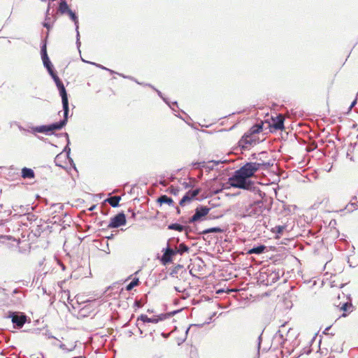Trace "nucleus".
<instances>
[{
	"label": "nucleus",
	"instance_id": "4",
	"mask_svg": "<svg viewBox=\"0 0 358 358\" xmlns=\"http://www.w3.org/2000/svg\"><path fill=\"white\" fill-rule=\"evenodd\" d=\"M229 183L230 186L243 189H251L254 186V182L251 180H247L243 176L240 175L236 171L232 177L229 178Z\"/></svg>",
	"mask_w": 358,
	"mask_h": 358
},
{
	"label": "nucleus",
	"instance_id": "37",
	"mask_svg": "<svg viewBox=\"0 0 358 358\" xmlns=\"http://www.w3.org/2000/svg\"><path fill=\"white\" fill-rule=\"evenodd\" d=\"M192 166L194 169H201L205 166V162H194L192 163Z\"/></svg>",
	"mask_w": 358,
	"mask_h": 358
},
{
	"label": "nucleus",
	"instance_id": "40",
	"mask_svg": "<svg viewBox=\"0 0 358 358\" xmlns=\"http://www.w3.org/2000/svg\"><path fill=\"white\" fill-rule=\"evenodd\" d=\"M59 348H60V349H62V350H66V351H67V352H70V351H71V350H73V348L67 349V348H66V345H65L64 343H61V344L59 345Z\"/></svg>",
	"mask_w": 358,
	"mask_h": 358
},
{
	"label": "nucleus",
	"instance_id": "52",
	"mask_svg": "<svg viewBox=\"0 0 358 358\" xmlns=\"http://www.w3.org/2000/svg\"><path fill=\"white\" fill-rule=\"evenodd\" d=\"M215 164L217 165L219 164L220 162H216V161H212Z\"/></svg>",
	"mask_w": 358,
	"mask_h": 358
},
{
	"label": "nucleus",
	"instance_id": "49",
	"mask_svg": "<svg viewBox=\"0 0 358 358\" xmlns=\"http://www.w3.org/2000/svg\"><path fill=\"white\" fill-rule=\"evenodd\" d=\"M155 90L157 91V92L158 95H159V96H161L162 98H163V97H162V92H161L160 91L157 90Z\"/></svg>",
	"mask_w": 358,
	"mask_h": 358
},
{
	"label": "nucleus",
	"instance_id": "53",
	"mask_svg": "<svg viewBox=\"0 0 358 358\" xmlns=\"http://www.w3.org/2000/svg\"><path fill=\"white\" fill-rule=\"evenodd\" d=\"M136 215L135 213L132 212V217H134Z\"/></svg>",
	"mask_w": 358,
	"mask_h": 358
},
{
	"label": "nucleus",
	"instance_id": "20",
	"mask_svg": "<svg viewBox=\"0 0 358 358\" xmlns=\"http://www.w3.org/2000/svg\"><path fill=\"white\" fill-rule=\"evenodd\" d=\"M121 199V197L120 196H114L108 198L106 201L108 202V203L112 207H117L119 206V202Z\"/></svg>",
	"mask_w": 358,
	"mask_h": 358
},
{
	"label": "nucleus",
	"instance_id": "32",
	"mask_svg": "<svg viewBox=\"0 0 358 358\" xmlns=\"http://www.w3.org/2000/svg\"><path fill=\"white\" fill-rule=\"evenodd\" d=\"M285 229V226L283 225H278L273 228L272 231L273 233L277 234H282L284 230Z\"/></svg>",
	"mask_w": 358,
	"mask_h": 358
},
{
	"label": "nucleus",
	"instance_id": "47",
	"mask_svg": "<svg viewBox=\"0 0 358 358\" xmlns=\"http://www.w3.org/2000/svg\"><path fill=\"white\" fill-rule=\"evenodd\" d=\"M330 328H331L330 327H327V328L324 329V334H328V331H329V329H330Z\"/></svg>",
	"mask_w": 358,
	"mask_h": 358
},
{
	"label": "nucleus",
	"instance_id": "48",
	"mask_svg": "<svg viewBox=\"0 0 358 358\" xmlns=\"http://www.w3.org/2000/svg\"><path fill=\"white\" fill-rule=\"evenodd\" d=\"M120 76H122L123 78H129V79H131V80H134V78H131V77H127V76H123L122 74H120Z\"/></svg>",
	"mask_w": 358,
	"mask_h": 358
},
{
	"label": "nucleus",
	"instance_id": "55",
	"mask_svg": "<svg viewBox=\"0 0 358 358\" xmlns=\"http://www.w3.org/2000/svg\"><path fill=\"white\" fill-rule=\"evenodd\" d=\"M160 183L162 184L164 186L166 185V184L164 182H161Z\"/></svg>",
	"mask_w": 358,
	"mask_h": 358
},
{
	"label": "nucleus",
	"instance_id": "30",
	"mask_svg": "<svg viewBox=\"0 0 358 358\" xmlns=\"http://www.w3.org/2000/svg\"><path fill=\"white\" fill-rule=\"evenodd\" d=\"M139 284V280L138 278H134L131 282H130L126 287V290L130 291L134 287L138 285Z\"/></svg>",
	"mask_w": 358,
	"mask_h": 358
},
{
	"label": "nucleus",
	"instance_id": "33",
	"mask_svg": "<svg viewBox=\"0 0 358 358\" xmlns=\"http://www.w3.org/2000/svg\"><path fill=\"white\" fill-rule=\"evenodd\" d=\"M222 231V229L219 227H213V228H209V229H207L206 230H204L201 234H209V233H217V232H221Z\"/></svg>",
	"mask_w": 358,
	"mask_h": 358
},
{
	"label": "nucleus",
	"instance_id": "6",
	"mask_svg": "<svg viewBox=\"0 0 358 358\" xmlns=\"http://www.w3.org/2000/svg\"><path fill=\"white\" fill-rule=\"evenodd\" d=\"M292 329H287L285 325H282L278 332L275 335V339H278L280 344H285V342L289 341L292 337L290 336Z\"/></svg>",
	"mask_w": 358,
	"mask_h": 358
},
{
	"label": "nucleus",
	"instance_id": "3",
	"mask_svg": "<svg viewBox=\"0 0 358 358\" xmlns=\"http://www.w3.org/2000/svg\"><path fill=\"white\" fill-rule=\"evenodd\" d=\"M266 210V204L263 201H257L245 206L243 215L247 217H258L262 215Z\"/></svg>",
	"mask_w": 358,
	"mask_h": 358
},
{
	"label": "nucleus",
	"instance_id": "24",
	"mask_svg": "<svg viewBox=\"0 0 358 358\" xmlns=\"http://www.w3.org/2000/svg\"><path fill=\"white\" fill-rule=\"evenodd\" d=\"M34 131L39 132V133H45V134H51V129L50 128V124L36 127L34 129Z\"/></svg>",
	"mask_w": 358,
	"mask_h": 358
},
{
	"label": "nucleus",
	"instance_id": "8",
	"mask_svg": "<svg viewBox=\"0 0 358 358\" xmlns=\"http://www.w3.org/2000/svg\"><path fill=\"white\" fill-rule=\"evenodd\" d=\"M126 224V217L123 213H118L115 216L110 218V221L108 225V228H117Z\"/></svg>",
	"mask_w": 358,
	"mask_h": 358
},
{
	"label": "nucleus",
	"instance_id": "54",
	"mask_svg": "<svg viewBox=\"0 0 358 358\" xmlns=\"http://www.w3.org/2000/svg\"><path fill=\"white\" fill-rule=\"evenodd\" d=\"M176 313V311H173V313H171V315H174Z\"/></svg>",
	"mask_w": 358,
	"mask_h": 358
},
{
	"label": "nucleus",
	"instance_id": "25",
	"mask_svg": "<svg viewBox=\"0 0 358 358\" xmlns=\"http://www.w3.org/2000/svg\"><path fill=\"white\" fill-rule=\"evenodd\" d=\"M71 10V9L69 8V6L65 0H63L61 1L59 7V11L62 14L68 13Z\"/></svg>",
	"mask_w": 358,
	"mask_h": 358
},
{
	"label": "nucleus",
	"instance_id": "38",
	"mask_svg": "<svg viewBox=\"0 0 358 358\" xmlns=\"http://www.w3.org/2000/svg\"><path fill=\"white\" fill-rule=\"evenodd\" d=\"M51 77L52 78V79L54 80L55 84L57 86L59 85L60 84L63 83L59 78L57 76V75L56 73L53 74V76H51Z\"/></svg>",
	"mask_w": 358,
	"mask_h": 358
},
{
	"label": "nucleus",
	"instance_id": "28",
	"mask_svg": "<svg viewBox=\"0 0 358 358\" xmlns=\"http://www.w3.org/2000/svg\"><path fill=\"white\" fill-rule=\"evenodd\" d=\"M346 210L349 212H352L358 209V201H352V200L346 206Z\"/></svg>",
	"mask_w": 358,
	"mask_h": 358
},
{
	"label": "nucleus",
	"instance_id": "31",
	"mask_svg": "<svg viewBox=\"0 0 358 358\" xmlns=\"http://www.w3.org/2000/svg\"><path fill=\"white\" fill-rule=\"evenodd\" d=\"M200 192V189L197 188L193 190H189L185 195L189 196L190 199H194Z\"/></svg>",
	"mask_w": 358,
	"mask_h": 358
},
{
	"label": "nucleus",
	"instance_id": "46",
	"mask_svg": "<svg viewBox=\"0 0 358 358\" xmlns=\"http://www.w3.org/2000/svg\"><path fill=\"white\" fill-rule=\"evenodd\" d=\"M43 27H46L47 29H49L50 27V24L48 22H44L43 23Z\"/></svg>",
	"mask_w": 358,
	"mask_h": 358
},
{
	"label": "nucleus",
	"instance_id": "50",
	"mask_svg": "<svg viewBox=\"0 0 358 358\" xmlns=\"http://www.w3.org/2000/svg\"><path fill=\"white\" fill-rule=\"evenodd\" d=\"M193 326H196V325H195V324H192V325H191V326H190V327L187 329V331H186V334H188V332L189 331L190 328H191L192 327H193Z\"/></svg>",
	"mask_w": 358,
	"mask_h": 358
},
{
	"label": "nucleus",
	"instance_id": "14",
	"mask_svg": "<svg viewBox=\"0 0 358 358\" xmlns=\"http://www.w3.org/2000/svg\"><path fill=\"white\" fill-rule=\"evenodd\" d=\"M284 116L279 114L276 117H272L271 126L273 127L275 130H282L284 129Z\"/></svg>",
	"mask_w": 358,
	"mask_h": 358
},
{
	"label": "nucleus",
	"instance_id": "1",
	"mask_svg": "<svg viewBox=\"0 0 358 358\" xmlns=\"http://www.w3.org/2000/svg\"><path fill=\"white\" fill-rule=\"evenodd\" d=\"M272 166V162H248L236 171L248 180V178L253 176L257 171H265Z\"/></svg>",
	"mask_w": 358,
	"mask_h": 358
},
{
	"label": "nucleus",
	"instance_id": "42",
	"mask_svg": "<svg viewBox=\"0 0 358 358\" xmlns=\"http://www.w3.org/2000/svg\"><path fill=\"white\" fill-rule=\"evenodd\" d=\"M266 155V152H260L258 154V155L260 157L259 158H257V160H261L262 159V157H264L265 155ZM254 159H256V157H254Z\"/></svg>",
	"mask_w": 358,
	"mask_h": 358
},
{
	"label": "nucleus",
	"instance_id": "23",
	"mask_svg": "<svg viewBox=\"0 0 358 358\" xmlns=\"http://www.w3.org/2000/svg\"><path fill=\"white\" fill-rule=\"evenodd\" d=\"M262 123L256 124L249 129L248 132L256 136L262 131Z\"/></svg>",
	"mask_w": 358,
	"mask_h": 358
},
{
	"label": "nucleus",
	"instance_id": "51",
	"mask_svg": "<svg viewBox=\"0 0 358 358\" xmlns=\"http://www.w3.org/2000/svg\"><path fill=\"white\" fill-rule=\"evenodd\" d=\"M176 211H177L178 214L180 213V208L178 207L176 208Z\"/></svg>",
	"mask_w": 358,
	"mask_h": 358
},
{
	"label": "nucleus",
	"instance_id": "35",
	"mask_svg": "<svg viewBox=\"0 0 358 358\" xmlns=\"http://www.w3.org/2000/svg\"><path fill=\"white\" fill-rule=\"evenodd\" d=\"M62 298L66 299L69 303H71L72 300L70 299V292L69 290H63L62 292Z\"/></svg>",
	"mask_w": 358,
	"mask_h": 358
},
{
	"label": "nucleus",
	"instance_id": "17",
	"mask_svg": "<svg viewBox=\"0 0 358 358\" xmlns=\"http://www.w3.org/2000/svg\"><path fill=\"white\" fill-rule=\"evenodd\" d=\"M41 59L43 60L44 66L46 67L47 66H50V64L52 63L48 57L45 44H43V45L41 47Z\"/></svg>",
	"mask_w": 358,
	"mask_h": 358
},
{
	"label": "nucleus",
	"instance_id": "9",
	"mask_svg": "<svg viewBox=\"0 0 358 358\" xmlns=\"http://www.w3.org/2000/svg\"><path fill=\"white\" fill-rule=\"evenodd\" d=\"M210 208L206 206H200L196 208L194 215L189 219V223L195 222L199 220L202 217L206 215Z\"/></svg>",
	"mask_w": 358,
	"mask_h": 358
},
{
	"label": "nucleus",
	"instance_id": "44",
	"mask_svg": "<svg viewBox=\"0 0 358 358\" xmlns=\"http://www.w3.org/2000/svg\"><path fill=\"white\" fill-rule=\"evenodd\" d=\"M357 103V99H355L351 103L349 109L351 110Z\"/></svg>",
	"mask_w": 358,
	"mask_h": 358
},
{
	"label": "nucleus",
	"instance_id": "18",
	"mask_svg": "<svg viewBox=\"0 0 358 358\" xmlns=\"http://www.w3.org/2000/svg\"><path fill=\"white\" fill-rule=\"evenodd\" d=\"M34 176V172L31 169L24 167L22 169V177L23 178L32 179Z\"/></svg>",
	"mask_w": 358,
	"mask_h": 358
},
{
	"label": "nucleus",
	"instance_id": "29",
	"mask_svg": "<svg viewBox=\"0 0 358 358\" xmlns=\"http://www.w3.org/2000/svg\"><path fill=\"white\" fill-rule=\"evenodd\" d=\"M189 250V248L188 246H187L184 243H180L176 251L177 252V253L182 255L183 253L188 252Z\"/></svg>",
	"mask_w": 358,
	"mask_h": 358
},
{
	"label": "nucleus",
	"instance_id": "13",
	"mask_svg": "<svg viewBox=\"0 0 358 358\" xmlns=\"http://www.w3.org/2000/svg\"><path fill=\"white\" fill-rule=\"evenodd\" d=\"M166 317V315H161L159 316H155L153 317H148L146 315H141L138 319L137 321H142L143 323L145 322H150V323H157L159 321H162L164 320Z\"/></svg>",
	"mask_w": 358,
	"mask_h": 358
},
{
	"label": "nucleus",
	"instance_id": "11",
	"mask_svg": "<svg viewBox=\"0 0 358 358\" xmlns=\"http://www.w3.org/2000/svg\"><path fill=\"white\" fill-rule=\"evenodd\" d=\"M163 252L164 254L162 257L161 261L164 265L171 262L172 261V257L177 254V252L171 248L169 245L166 249L163 250Z\"/></svg>",
	"mask_w": 358,
	"mask_h": 358
},
{
	"label": "nucleus",
	"instance_id": "39",
	"mask_svg": "<svg viewBox=\"0 0 358 358\" xmlns=\"http://www.w3.org/2000/svg\"><path fill=\"white\" fill-rule=\"evenodd\" d=\"M45 68L50 76H53V74L56 73L54 70L53 65L52 64H50V66H47Z\"/></svg>",
	"mask_w": 358,
	"mask_h": 358
},
{
	"label": "nucleus",
	"instance_id": "2",
	"mask_svg": "<svg viewBox=\"0 0 358 358\" xmlns=\"http://www.w3.org/2000/svg\"><path fill=\"white\" fill-rule=\"evenodd\" d=\"M279 269H276L273 266H268L260 272V280L266 285H271L278 280L282 275Z\"/></svg>",
	"mask_w": 358,
	"mask_h": 358
},
{
	"label": "nucleus",
	"instance_id": "15",
	"mask_svg": "<svg viewBox=\"0 0 358 358\" xmlns=\"http://www.w3.org/2000/svg\"><path fill=\"white\" fill-rule=\"evenodd\" d=\"M67 14L69 15L70 18L71 19V20L73 21V22L75 24L76 30V44H77V46L79 47L80 45V34H79V31H78V17L76 15V13H73L71 10H69V12Z\"/></svg>",
	"mask_w": 358,
	"mask_h": 358
},
{
	"label": "nucleus",
	"instance_id": "12",
	"mask_svg": "<svg viewBox=\"0 0 358 358\" xmlns=\"http://www.w3.org/2000/svg\"><path fill=\"white\" fill-rule=\"evenodd\" d=\"M57 89L59 92V95L62 97V107L63 109H69V101H68V95L67 92L66 91L65 87L63 83L60 84L59 85L57 86Z\"/></svg>",
	"mask_w": 358,
	"mask_h": 358
},
{
	"label": "nucleus",
	"instance_id": "5",
	"mask_svg": "<svg viewBox=\"0 0 358 358\" xmlns=\"http://www.w3.org/2000/svg\"><path fill=\"white\" fill-rule=\"evenodd\" d=\"M8 318L11 319V321L15 328H22L27 321V316L22 313L9 312Z\"/></svg>",
	"mask_w": 358,
	"mask_h": 358
},
{
	"label": "nucleus",
	"instance_id": "57",
	"mask_svg": "<svg viewBox=\"0 0 358 358\" xmlns=\"http://www.w3.org/2000/svg\"><path fill=\"white\" fill-rule=\"evenodd\" d=\"M352 199L356 200L357 199L356 196L353 197Z\"/></svg>",
	"mask_w": 358,
	"mask_h": 358
},
{
	"label": "nucleus",
	"instance_id": "45",
	"mask_svg": "<svg viewBox=\"0 0 358 358\" xmlns=\"http://www.w3.org/2000/svg\"><path fill=\"white\" fill-rule=\"evenodd\" d=\"M70 150H70L69 147L68 146V145L64 148V152H66L67 155L69 154Z\"/></svg>",
	"mask_w": 358,
	"mask_h": 358
},
{
	"label": "nucleus",
	"instance_id": "22",
	"mask_svg": "<svg viewBox=\"0 0 358 358\" xmlns=\"http://www.w3.org/2000/svg\"><path fill=\"white\" fill-rule=\"evenodd\" d=\"M266 246L264 245H259L257 247H254L252 248V249H250L249 251H248V253L249 254H257V255H259V254H262L263 253L265 250H266Z\"/></svg>",
	"mask_w": 358,
	"mask_h": 358
},
{
	"label": "nucleus",
	"instance_id": "19",
	"mask_svg": "<svg viewBox=\"0 0 358 358\" xmlns=\"http://www.w3.org/2000/svg\"><path fill=\"white\" fill-rule=\"evenodd\" d=\"M157 201L159 203H160L161 204L166 203L171 206H173V205H174L173 200L171 198L167 196L166 195H162L161 196H159L157 199Z\"/></svg>",
	"mask_w": 358,
	"mask_h": 358
},
{
	"label": "nucleus",
	"instance_id": "10",
	"mask_svg": "<svg viewBox=\"0 0 358 358\" xmlns=\"http://www.w3.org/2000/svg\"><path fill=\"white\" fill-rule=\"evenodd\" d=\"M63 111H64V119L60 120L58 122H55V123L50 124V128L51 129V134H52V131L54 130H59L66 124V123L68 122L69 109H67V110H66V109H63Z\"/></svg>",
	"mask_w": 358,
	"mask_h": 358
},
{
	"label": "nucleus",
	"instance_id": "59",
	"mask_svg": "<svg viewBox=\"0 0 358 358\" xmlns=\"http://www.w3.org/2000/svg\"><path fill=\"white\" fill-rule=\"evenodd\" d=\"M43 358V357H42Z\"/></svg>",
	"mask_w": 358,
	"mask_h": 358
},
{
	"label": "nucleus",
	"instance_id": "16",
	"mask_svg": "<svg viewBox=\"0 0 358 358\" xmlns=\"http://www.w3.org/2000/svg\"><path fill=\"white\" fill-rule=\"evenodd\" d=\"M92 312V306L90 304H86L79 310L78 315L81 317H85L90 316Z\"/></svg>",
	"mask_w": 358,
	"mask_h": 358
},
{
	"label": "nucleus",
	"instance_id": "43",
	"mask_svg": "<svg viewBox=\"0 0 358 358\" xmlns=\"http://www.w3.org/2000/svg\"><path fill=\"white\" fill-rule=\"evenodd\" d=\"M135 306L138 308H141L142 306V304L140 301L136 300L134 303Z\"/></svg>",
	"mask_w": 358,
	"mask_h": 358
},
{
	"label": "nucleus",
	"instance_id": "27",
	"mask_svg": "<svg viewBox=\"0 0 358 358\" xmlns=\"http://www.w3.org/2000/svg\"><path fill=\"white\" fill-rule=\"evenodd\" d=\"M168 229L171 230H176L178 231H182L185 229V227L178 224V223H173L171 224L168 226Z\"/></svg>",
	"mask_w": 358,
	"mask_h": 358
},
{
	"label": "nucleus",
	"instance_id": "56",
	"mask_svg": "<svg viewBox=\"0 0 358 358\" xmlns=\"http://www.w3.org/2000/svg\"><path fill=\"white\" fill-rule=\"evenodd\" d=\"M173 105H177V102H173Z\"/></svg>",
	"mask_w": 358,
	"mask_h": 358
},
{
	"label": "nucleus",
	"instance_id": "36",
	"mask_svg": "<svg viewBox=\"0 0 358 358\" xmlns=\"http://www.w3.org/2000/svg\"><path fill=\"white\" fill-rule=\"evenodd\" d=\"M191 201H192V199H190L189 196H187L185 194V196L180 201L179 203L181 206H183L186 202H190Z\"/></svg>",
	"mask_w": 358,
	"mask_h": 358
},
{
	"label": "nucleus",
	"instance_id": "58",
	"mask_svg": "<svg viewBox=\"0 0 358 358\" xmlns=\"http://www.w3.org/2000/svg\"><path fill=\"white\" fill-rule=\"evenodd\" d=\"M259 163H263L264 162L263 161H260V162H258Z\"/></svg>",
	"mask_w": 358,
	"mask_h": 358
},
{
	"label": "nucleus",
	"instance_id": "41",
	"mask_svg": "<svg viewBox=\"0 0 358 358\" xmlns=\"http://www.w3.org/2000/svg\"><path fill=\"white\" fill-rule=\"evenodd\" d=\"M96 65L97 66H99V68L102 69H105V70H106V71H110V73H114V71H112V70H110V69H107V68H106V67H104V66H101V64H96Z\"/></svg>",
	"mask_w": 358,
	"mask_h": 358
},
{
	"label": "nucleus",
	"instance_id": "7",
	"mask_svg": "<svg viewBox=\"0 0 358 358\" xmlns=\"http://www.w3.org/2000/svg\"><path fill=\"white\" fill-rule=\"evenodd\" d=\"M257 136L250 132L245 133L239 141V145L244 148H248L257 142Z\"/></svg>",
	"mask_w": 358,
	"mask_h": 358
},
{
	"label": "nucleus",
	"instance_id": "34",
	"mask_svg": "<svg viewBox=\"0 0 358 358\" xmlns=\"http://www.w3.org/2000/svg\"><path fill=\"white\" fill-rule=\"evenodd\" d=\"M167 191H168L170 194H173V195L176 196V195H178V193H179V192H180V189H179V188H178V187H174V186L171 185V187H169L168 188Z\"/></svg>",
	"mask_w": 358,
	"mask_h": 358
},
{
	"label": "nucleus",
	"instance_id": "21",
	"mask_svg": "<svg viewBox=\"0 0 358 358\" xmlns=\"http://www.w3.org/2000/svg\"><path fill=\"white\" fill-rule=\"evenodd\" d=\"M13 209L14 211L17 212L16 214L20 215H25L29 210V208L27 206L17 205L13 206Z\"/></svg>",
	"mask_w": 358,
	"mask_h": 358
},
{
	"label": "nucleus",
	"instance_id": "26",
	"mask_svg": "<svg viewBox=\"0 0 358 358\" xmlns=\"http://www.w3.org/2000/svg\"><path fill=\"white\" fill-rule=\"evenodd\" d=\"M336 306L339 307L341 310L345 311V312H350L352 311V303L349 302H345L343 303H340L338 305H336Z\"/></svg>",
	"mask_w": 358,
	"mask_h": 358
}]
</instances>
